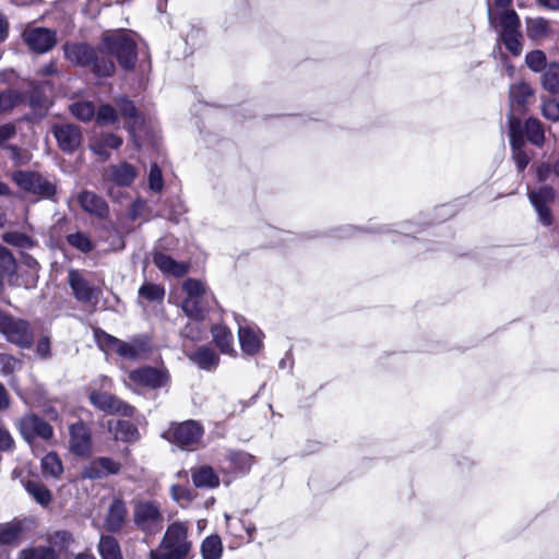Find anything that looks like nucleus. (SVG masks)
Segmentation results:
<instances>
[{"label": "nucleus", "mask_w": 559, "mask_h": 559, "mask_svg": "<svg viewBox=\"0 0 559 559\" xmlns=\"http://www.w3.org/2000/svg\"><path fill=\"white\" fill-rule=\"evenodd\" d=\"M64 57L73 64L90 67L97 76H110L115 71L112 56L124 69H131L136 61L135 34L120 29L106 33L103 46L95 50L82 43H68L63 47Z\"/></svg>", "instance_id": "1"}, {"label": "nucleus", "mask_w": 559, "mask_h": 559, "mask_svg": "<svg viewBox=\"0 0 559 559\" xmlns=\"http://www.w3.org/2000/svg\"><path fill=\"white\" fill-rule=\"evenodd\" d=\"M191 549L187 525L175 522L167 527L159 549L150 551V559H189Z\"/></svg>", "instance_id": "2"}, {"label": "nucleus", "mask_w": 559, "mask_h": 559, "mask_svg": "<svg viewBox=\"0 0 559 559\" xmlns=\"http://www.w3.org/2000/svg\"><path fill=\"white\" fill-rule=\"evenodd\" d=\"M12 181L34 201L48 200L57 202V185L47 176L34 170H16L11 175Z\"/></svg>", "instance_id": "3"}, {"label": "nucleus", "mask_w": 559, "mask_h": 559, "mask_svg": "<svg viewBox=\"0 0 559 559\" xmlns=\"http://www.w3.org/2000/svg\"><path fill=\"white\" fill-rule=\"evenodd\" d=\"M204 433L202 425L197 420H186L171 426L164 437L183 450H193Z\"/></svg>", "instance_id": "4"}, {"label": "nucleus", "mask_w": 559, "mask_h": 559, "mask_svg": "<svg viewBox=\"0 0 559 559\" xmlns=\"http://www.w3.org/2000/svg\"><path fill=\"white\" fill-rule=\"evenodd\" d=\"M128 379L136 386L156 390L168 384L169 373L165 368L141 367L130 371Z\"/></svg>", "instance_id": "5"}, {"label": "nucleus", "mask_w": 559, "mask_h": 559, "mask_svg": "<svg viewBox=\"0 0 559 559\" xmlns=\"http://www.w3.org/2000/svg\"><path fill=\"white\" fill-rule=\"evenodd\" d=\"M19 430L23 439L32 444L36 438L49 440L53 436L52 427L37 415L28 414L19 421Z\"/></svg>", "instance_id": "6"}, {"label": "nucleus", "mask_w": 559, "mask_h": 559, "mask_svg": "<svg viewBox=\"0 0 559 559\" xmlns=\"http://www.w3.org/2000/svg\"><path fill=\"white\" fill-rule=\"evenodd\" d=\"M527 197L538 215L539 222L544 226H550L552 224V215L549 204L555 201V189L550 186H543L535 190H528Z\"/></svg>", "instance_id": "7"}, {"label": "nucleus", "mask_w": 559, "mask_h": 559, "mask_svg": "<svg viewBox=\"0 0 559 559\" xmlns=\"http://www.w3.org/2000/svg\"><path fill=\"white\" fill-rule=\"evenodd\" d=\"M51 132L57 140L59 148L64 153L75 152L82 143L81 128L73 123H55Z\"/></svg>", "instance_id": "8"}, {"label": "nucleus", "mask_w": 559, "mask_h": 559, "mask_svg": "<svg viewBox=\"0 0 559 559\" xmlns=\"http://www.w3.org/2000/svg\"><path fill=\"white\" fill-rule=\"evenodd\" d=\"M1 333L10 343L21 348H29L33 344V332L29 324L22 319H15L9 316Z\"/></svg>", "instance_id": "9"}, {"label": "nucleus", "mask_w": 559, "mask_h": 559, "mask_svg": "<svg viewBox=\"0 0 559 559\" xmlns=\"http://www.w3.org/2000/svg\"><path fill=\"white\" fill-rule=\"evenodd\" d=\"M90 401L96 408L107 414H120L126 417H132L135 413L133 406L106 392L93 391L90 394Z\"/></svg>", "instance_id": "10"}, {"label": "nucleus", "mask_w": 559, "mask_h": 559, "mask_svg": "<svg viewBox=\"0 0 559 559\" xmlns=\"http://www.w3.org/2000/svg\"><path fill=\"white\" fill-rule=\"evenodd\" d=\"M23 39L38 53L49 51L56 45V33L45 27H31L23 32Z\"/></svg>", "instance_id": "11"}, {"label": "nucleus", "mask_w": 559, "mask_h": 559, "mask_svg": "<svg viewBox=\"0 0 559 559\" xmlns=\"http://www.w3.org/2000/svg\"><path fill=\"white\" fill-rule=\"evenodd\" d=\"M78 202L85 213L96 218L105 219L109 214L107 202L93 191H81L78 194Z\"/></svg>", "instance_id": "12"}, {"label": "nucleus", "mask_w": 559, "mask_h": 559, "mask_svg": "<svg viewBox=\"0 0 559 559\" xmlns=\"http://www.w3.org/2000/svg\"><path fill=\"white\" fill-rule=\"evenodd\" d=\"M162 521L158 507L154 502H140L134 509V522L143 531H153Z\"/></svg>", "instance_id": "13"}, {"label": "nucleus", "mask_w": 559, "mask_h": 559, "mask_svg": "<svg viewBox=\"0 0 559 559\" xmlns=\"http://www.w3.org/2000/svg\"><path fill=\"white\" fill-rule=\"evenodd\" d=\"M70 450L79 456L87 455L91 451V432L88 427L82 421L75 423L70 427Z\"/></svg>", "instance_id": "14"}, {"label": "nucleus", "mask_w": 559, "mask_h": 559, "mask_svg": "<svg viewBox=\"0 0 559 559\" xmlns=\"http://www.w3.org/2000/svg\"><path fill=\"white\" fill-rule=\"evenodd\" d=\"M238 337L241 350L246 355H255L263 346V334L257 326L239 324Z\"/></svg>", "instance_id": "15"}, {"label": "nucleus", "mask_w": 559, "mask_h": 559, "mask_svg": "<svg viewBox=\"0 0 559 559\" xmlns=\"http://www.w3.org/2000/svg\"><path fill=\"white\" fill-rule=\"evenodd\" d=\"M68 282L79 301L92 304L97 300L95 288L87 283L79 271L70 270L68 274Z\"/></svg>", "instance_id": "16"}, {"label": "nucleus", "mask_w": 559, "mask_h": 559, "mask_svg": "<svg viewBox=\"0 0 559 559\" xmlns=\"http://www.w3.org/2000/svg\"><path fill=\"white\" fill-rule=\"evenodd\" d=\"M122 139L112 133H100L91 140V151L106 160L110 156V150H117L121 146Z\"/></svg>", "instance_id": "17"}, {"label": "nucleus", "mask_w": 559, "mask_h": 559, "mask_svg": "<svg viewBox=\"0 0 559 559\" xmlns=\"http://www.w3.org/2000/svg\"><path fill=\"white\" fill-rule=\"evenodd\" d=\"M127 520V508L122 500L115 499L105 519V527L108 532L118 533L122 530Z\"/></svg>", "instance_id": "18"}, {"label": "nucleus", "mask_w": 559, "mask_h": 559, "mask_svg": "<svg viewBox=\"0 0 559 559\" xmlns=\"http://www.w3.org/2000/svg\"><path fill=\"white\" fill-rule=\"evenodd\" d=\"M153 262L164 274L173 275L175 277H181L189 271V265L187 263L178 262L162 252H156L154 254Z\"/></svg>", "instance_id": "19"}, {"label": "nucleus", "mask_w": 559, "mask_h": 559, "mask_svg": "<svg viewBox=\"0 0 559 559\" xmlns=\"http://www.w3.org/2000/svg\"><path fill=\"white\" fill-rule=\"evenodd\" d=\"M191 478L197 488L212 489L219 485L218 475L207 465L192 468Z\"/></svg>", "instance_id": "20"}, {"label": "nucleus", "mask_w": 559, "mask_h": 559, "mask_svg": "<svg viewBox=\"0 0 559 559\" xmlns=\"http://www.w3.org/2000/svg\"><path fill=\"white\" fill-rule=\"evenodd\" d=\"M116 105L120 115L128 119L127 128L131 135L134 136L135 130L142 124L141 117L138 115L134 104L126 97H119L116 99Z\"/></svg>", "instance_id": "21"}, {"label": "nucleus", "mask_w": 559, "mask_h": 559, "mask_svg": "<svg viewBox=\"0 0 559 559\" xmlns=\"http://www.w3.org/2000/svg\"><path fill=\"white\" fill-rule=\"evenodd\" d=\"M526 35L534 41H543L551 34L549 22L544 17L526 19Z\"/></svg>", "instance_id": "22"}, {"label": "nucleus", "mask_w": 559, "mask_h": 559, "mask_svg": "<svg viewBox=\"0 0 559 559\" xmlns=\"http://www.w3.org/2000/svg\"><path fill=\"white\" fill-rule=\"evenodd\" d=\"M189 359L204 370H214L219 362L218 355L211 348L202 346L194 353L188 355Z\"/></svg>", "instance_id": "23"}, {"label": "nucleus", "mask_w": 559, "mask_h": 559, "mask_svg": "<svg viewBox=\"0 0 559 559\" xmlns=\"http://www.w3.org/2000/svg\"><path fill=\"white\" fill-rule=\"evenodd\" d=\"M136 176L135 169L128 163L112 165L108 168V178L118 186H130Z\"/></svg>", "instance_id": "24"}, {"label": "nucleus", "mask_w": 559, "mask_h": 559, "mask_svg": "<svg viewBox=\"0 0 559 559\" xmlns=\"http://www.w3.org/2000/svg\"><path fill=\"white\" fill-rule=\"evenodd\" d=\"M531 96L532 88L528 84L520 82L511 85L509 94L511 110L520 114Z\"/></svg>", "instance_id": "25"}, {"label": "nucleus", "mask_w": 559, "mask_h": 559, "mask_svg": "<svg viewBox=\"0 0 559 559\" xmlns=\"http://www.w3.org/2000/svg\"><path fill=\"white\" fill-rule=\"evenodd\" d=\"M46 542L48 544L47 547L53 549V552L58 554L59 557L61 552L70 548L74 538L70 532L60 530L48 533Z\"/></svg>", "instance_id": "26"}, {"label": "nucleus", "mask_w": 559, "mask_h": 559, "mask_svg": "<svg viewBox=\"0 0 559 559\" xmlns=\"http://www.w3.org/2000/svg\"><path fill=\"white\" fill-rule=\"evenodd\" d=\"M22 485L27 493L41 507H47L51 502V492L43 483L27 479L22 480Z\"/></svg>", "instance_id": "27"}, {"label": "nucleus", "mask_w": 559, "mask_h": 559, "mask_svg": "<svg viewBox=\"0 0 559 559\" xmlns=\"http://www.w3.org/2000/svg\"><path fill=\"white\" fill-rule=\"evenodd\" d=\"M109 429L117 440L124 442L136 441L140 437L138 428L128 420L109 421Z\"/></svg>", "instance_id": "28"}, {"label": "nucleus", "mask_w": 559, "mask_h": 559, "mask_svg": "<svg viewBox=\"0 0 559 559\" xmlns=\"http://www.w3.org/2000/svg\"><path fill=\"white\" fill-rule=\"evenodd\" d=\"M24 532L22 521H12L0 524V545H13L19 542Z\"/></svg>", "instance_id": "29"}, {"label": "nucleus", "mask_w": 559, "mask_h": 559, "mask_svg": "<svg viewBox=\"0 0 559 559\" xmlns=\"http://www.w3.org/2000/svg\"><path fill=\"white\" fill-rule=\"evenodd\" d=\"M212 335L216 346L223 354H234V336L225 325H213Z\"/></svg>", "instance_id": "30"}, {"label": "nucleus", "mask_w": 559, "mask_h": 559, "mask_svg": "<svg viewBox=\"0 0 559 559\" xmlns=\"http://www.w3.org/2000/svg\"><path fill=\"white\" fill-rule=\"evenodd\" d=\"M206 297L185 298L182 301L183 312L192 320L201 321L206 312L204 300Z\"/></svg>", "instance_id": "31"}, {"label": "nucleus", "mask_w": 559, "mask_h": 559, "mask_svg": "<svg viewBox=\"0 0 559 559\" xmlns=\"http://www.w3.org/2000/svg\"><path fill=\"white\" fill-rule=\"evenodd\" d=\"M102 559H122L120 546L117 539L109 535H103L98 544Z\"/></svg>", "instance_id": "32"}, {"label": "nucleus", "mask_w": 559, "mask_h": 559, "mask_svg": "<svg viewBox=\"0 0 559 559\" xmlns=\"http://www.w3.org/2000/svg\"><path fill=\"white\" fill-rule=\"evenodd\" d=\"M543 87L551 94H559V63H548L542 75Z\"/></svg>", "instance_id": "33"}, {"label": "nucleus", "mask_w": 559, "mask_h": 559, "mask_svg": "<svg viewBox=\"0 0 559 559\" xmlns=\"http://www.w3.org/2000/svg\"><path fill=\"white\" fill-rule=\"evenodd\" d=\"M145 350V344L139 340H133L131 342L120 341L118 347L116 349V354L119 356L135 360L140 358L141 354Z\"/></svg>", "instance_id": "34"}, {"label": "nucleus", "mask_w": 559, "mask_h": 559, "mask_svg": "<svg viewBox=\"0 0 559 559\" xmlns=\"http://www.w3.org/2000/svg\"><path fill=\"white\" fill-rule=\"evenodd\" d=\"M525 134L527 140L536 145L542 146L545 142V132L544 128L539 120L535 118H530L526 120L524 126Z\"/></svg>", "instance_id": "35"}, {"label": "nucleus", "mask_w": 559, "mask_h": 559, "mask_svg": "<svg viewBox=\"0 0 559 559\" xmlns=\"http://www.w3.org/2000/svg\"><path fill=\"white\" fill-rule=\"evenodd\" d=\"M223 546L217 535L206 537L201 545V554L203 559H219Z\"/></svg>", "instance_id": "36"}, {"label": "nucleus", "mask_w": 559, "mask_h": 559, "mask_svg": "<svg viewBox=\"0 0 559 559\" xmlns=\"http://www.w3.org/2000/svg\"><path fill=\"white\" fill-rule=\"evenodd\" d=\"M41 469L45 475L53 478H58L63 473V466L57 453L49 452L41 459Z\"/></svg>", "instance_id": "37"}, {"label": "nucleus", "mask_w": 559, "mask_h": 559, "mask_svg": "<svg viewBox=\"0 0 559 559\" xmlns=\"http://www.w3.org/2000/svg\"><path fill=\"white\" fill-rule=\"evenodd\" d=\"M19 559H58V554L47 546H35L22 549Z\"/></svg>", "instance_id": "38"}, {"label": "nucleus", "mask_w": 559, "mask_h": 559, "mask_svg": "<svg viewBox=\"0 0 559 559\" xmlns=\"http://www.w3.org/2000/svg\"><path fill=\"white\" fill-rule=\"evenodd\" d=\"M67 241L71 247L83 253H88L94 249V243L91 238L82 231L69 234L67 236Z\"/></svg>", "instance_id": "39"}, {"label": "nucleus", "mask_w": 559, "mask_h": 559, "mask_svg": "<svg viewBox=\"0 0 559 559\" xmlns=\"http://www.w3.org/2000/svg\"><path fill=\"white\" fill-rule=\"evenodd\" d=\"M500 34L518 33L520 19L514 10H506L500 15Z\"/></svg>", "instance_id": "40"}, {"label": "nucleus", "mask_w": 559, "mask_h": 559, "mask_svg": "<svg viewBox=\"0 0 559 559\" xmlns=\"http://www.w3.org/2000/svg\"><path fill=\"white\" fill-rule=\"evenodd\" d=\"M71 114L82 121H90L95 117V107L91 102H78L70 105Z\"/></svg>", "instance_id": "41"}, {"label": "nucleus", "mask_w": 559, "mask_h": 559, "mask_svg": "<svg viewBox=\"0 0 559 559\" xmlns=\"http://www.w3.org/2000/svg\"><path fill=\"white\" fill-rule=\"evenodd\" d=\"M525 63L534 72L544 71L548 66L546 55L542 50L530 51L525 57Z\"/></svg>", "instance_id": "42"}, {"label": "nucleus", "mask_w": 559, "mask_h": 559, "mask_svg": "<svg viewBox=\"0 0 559 559\" xmlns=\"http://www.w3.org/2000/svg\"><path fill=\"white\" fill-rule=\"evenodd\" d=\"M139 295L150 301H159L165 296V289L157 284L146 283L140 287Z\"/></svg>", "instance_id": "43"}, {"label": "nucleus", "mask_w": 559, "mask_h": 559, "mask_svg": "<svg viewBox=\"0 0 559 559\" xmlns=\"http://www.w3.org/2000/svg\"><path fill=\"white\" fill-rule=\"evenodd\" d=\"M21 100L17 92L7 90L0 92V115L7 114L12 110Z\"/></svg>", "instance_id": "44"}, {"label": "nucleus", "mask_w": 559, "mask_h": 559, "mask_svg": "<svg viewBox=\"0 0 559 559\" xmlns=\"http://www.w3.org/2000/svg\"><path fill=\"white\" fill-rule=\"evenodd\" d=\"M95 337H96V342H97L99 348L104 352L116 353L118 344L121 341V340H119L104 331H100V330L95 331Z\"/></svg>", "instance_id": "45"}, {"label": "nucleus", "mask_w": 559, "mask_h": 559, "mask_svg": "<svg viewBox=\"0 0 559 559\" xmlns=\"http://www.w3.org/2000/svg\"><path fill=\"white\" fill-rule=\"evenodd\" d=\"M509 122H510V143H511L512 152L514 153L515 151H523L522 147L524 145V140H523L521 132L519 131L520 124H521L520 120L513 116H510Z\"/></svg>", "instance_id": "46"}, {"label": "nucleus", "mask_w": 559, "mask_h": 559, "mask_svg": "<svg viewBox=\"0 0 559 559\" xmlns=\"http://www.w3.org/2000/svg\"><path fill=\"white\" fill-rule=\"evenodd\" d=\"M501 40L504 44L506 48L514 56H519L522 51L521 44V34L518 33H509V34H500Z\"/></svg>", "instance_id": "47"}, {"label": "nucleus", "mask_w": 559, "mask_h": 559, "mask_svg": "<svg viewBox=\"0 0 559 559\" xmlns=\"http://www.w3.org/2000/svg\"><path fill=\"white\" fill-rule=\"evenodd\" d=\"M97 123L106 126L115 123L118 119L117 111L110 105H102L95 114Z\"/></svg>", "instance_id": "48"}, {"label": "nucleus", "mask_w": 559, "mask_h": 559, "mask_svg": "<svg viewBox=\"0 0 559 559\" xmlns=\"http://www.w3.org/2000/svg\"><path fill=\"white\" fill-rule=\"evenodd\" d=\"M183 290L187 294L186 298L206 297V289L202 282L189 278L183 283Z\"/></svg>", "instance_id": "49"}, {"label": "nucleus", "mask_w": 559, "mask_h": 559, "mask_svg": "<svg viewBox=\"0 0 559 559\" xmlns=\"http://www.w3.org/2000/svg\"><path fill=\"white\" fill-rule=\"evenodd\" d=\"M3 240L21 248H31L33 246V240L28 236L20 233H7L3 235Z\"/></svg>", "instance_id": "50"}, {"label": "nucleus", "mask_w": 559, "mask_h": 559, "mask_svg": "<svg viewBox=\"0 0 559 559\" xmlns=\"http://www.w3.org/2000/svg\"><path fill=\"white\" fill-rule=\"evenodd\" d=\"M148 185L151 190L159 192L163 189L164 181L162 170L156 164H153L148 174Z\"/></svg>", "instance_id": "51"}, {"label": "nucleus", "mask_w": 559, "mask_h": 559, "mask_svg": "<svg viewBox=\"0 0 559 559\" xmlns=\"http://www.w3.org/2000/svg\"><path fill=\"white\" fill-rule=\"evenodd\" d=\"M5 150L9 153V157L14 162L15 165H25L29 160V154L27 151L22 150L15 145H8Z\"/></svg>", "instance_id": "52"}, {"label": "nucleus", "mask_w": 559, "mask_h": 559, "mask_svg": "<svg viewBox=\"0 0 559 559\" xmlns=\"http://www.w3.org/2000/svg\"><path fill=\"white\" fill-rule=\"evenodd\" d=\"M230 459L240 472H247L253 463V457L246 452L234 453Z\"/></svg>", "instance_id": "53"}, {"label": "nucleus", "mask_w": 559, "mask_h": 559, "mask_svg": "<svg viewBox=\"0 0 559 559\" xmlns=\"http://www.w3.org/2000/svg\"><path fill=\"white\" fill-rule=\"evenodd\" d=\"M543 116L546 119L558 121L559 120V102L549 99L545 100L543 104Z\"/></svg>", "instance_id": "54"}, {"label": "nucleus", "mask_w": 559, "mask_h": 559, "mask_svg": "<svg viewBox=\"0 0 559 559\" xmlns=\"http://www.w3.org/2000/svg\"><path fill=\"white\" fill-rule=\"evenodd\" d=\"M98 464L104 473V476L118 474L120 471V464L109 457H98Z\"/></svg>", "instance_id": "55"}, {"label": "nucleus", "mask_w": 559, "mask_h": 559, "mask_svg": "<svg viewBox=\"0 0 559 559\" xmlns=\"http://www.w3.org/2000/svg\"><path fill=\"white\" fill-rule=\"evenodd\" d=\"M82 477L87 479H99L105 477L97 459L84 466L82 469Z\"/></svg>", "instance_id": "56"}, {"label": "nucleus", "mask_w": 559, "mask_h": 559, "mask_svg": "<svg viewBox=\"0 0 559 559\" xmlns=\"http://www.w3.org/2000/svg\"><path fill=\"white\" fill-rule=\"evenodd\" d=\"M202 334V329L200 326V321L193 320L189 322L182 330V335L190 340H199Z\"/></svg>", "instance_id": "57"}, {"label": "nucleus", "mask_w": 559, "mask_h": 559, "mask_svg": "<svg viewBox=\"0 0 559 559\" xmlns=\"http://www.w3.org/2000/svg\"><path fill=\"white\" fill-rule=\"evenodd\" d=\"M16 362L17 361L12 356L0 354V373L10 374L13 372Z\"/></svg>", "instance_id": "58"}, {"label": "nucleus", "mask_w": 559, "mask_h": 559, "mask_svg": "<svg viewBox=\"0 0 559 559\" xmlns=\"http://www.w3.org/2000/svg\"><path fill=\"white\" fill-rule=\"evenodd\" d=\"M16 134V127L13 123H4L0 126V145L13 139Z\"/></svg>", "instance_id": "59"}, {"label": "nucleus", "mask_w": 559, "mask_h": 559, "mask_svg": "<svg viewBox=\"0 0 559 559\" xmlns=\"http://www.w3.org/2000/svg\"><path fill=\"white\" fill-rule=\"evenodd\" d=\"M14 440L10 432L0 427V451L5 452L13 449Z\"/></svg>", "instance_id": "60"}, {"label": "nucleus", "mask_w": 559, "mask_h": 559, "mask_svg": "<svg viewBox=\"0 0 559 559\" xmlns=\"http://www.w3.org/2000/svg\"><path fill=\"white\" fill-rule=\"evenodd\" d=\"M36 353L43 359H47L50 357L51 352H50L49 337H47V336L40 337V340L38 341L37 346H36Z\"/></svg>", "instance_id": "61"}, {"label": "nucleus", "mask_w": 559, "mask_h": 559, "mask_svg": "<svg viewBox=\"0 0 559 559\" xmlns=\"http://www.w3.org/2000/svg\"><path fill=\"white\" fill-rule=\"evenodd\" d=\"M513 158L520 171L524 170L530 163V157L526 155L524 151H515L513 153Z\"/></svg>", "instance_id": "62"}, {"label": "nucleus", "mask_w": 559, "mask_h": 559, "mask_svg": "<svg viewBox=\"0 0 559 559\" xmlns=\"http://www.w3.org/2000/svg\"><path fill=\"white\" fill-rule=\"evenodd\" d=\"M171 492H173L174 499H176V500H181V499L190 500L191 499L190 492L187 489L182 488L181 486H173Z\"/></svg>", "instance_id": "63"}, {"label": "nucleus", "mask_w": 559, "mask_h": 559, "mask_svg": "<svg viewBox=\"0 0 559 559\" xmlns=\"http://www.w3.org/2000/svg\"><path fill=\"white\" fill-rule=\"evenodd\" d=\"M550 173H551V167L548 164H542L540 166H538L537 173H536L538 181H542V182L546 181L548 179Z\"/></svg>", "instance_id": "64"}]
</instances>
